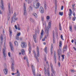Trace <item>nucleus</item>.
<instances>
[{
  "label": "nucleus",
  "mask_w": 76,
  "mask_h": 76,
  "mask_svg": "<svg viewBox=\"0 0 76 76\" xmlns=\"http://www.w3.org/2000/svg\"><path fill=\"white\" fill-rule=\"evenodd\" d=\"M16 13L15 12L12 18H11V23H12L13 22H14V23H15V22L17 20L18 18H16Z\"/></svg>",
  "instance_id": "nucleus-1"
},
{
  "label": "nucleus",
  "mask_w": 76,
  "mask_h": 76,
  "mask_svg": "<svg viewBox=\"0 0 76 76\" xmlns=\"http://www.w3.org/2000/svg\"><path fill=\"white\" fill-rule=\"evenodd\" d=\"M51 25V22H49L48 23V25L47 27L48 29L47 28H45V32H46L48 34V29H49L50 28Z\"/></svg>",
  "instance_id": "nucleus-2"
},
{
  "label": "nucleus",
  "mask_w": 76,
  "mask_h": 76,
  "mask_svg": "<svg viewBox=\"0 0 76 76\" xmlns=\"http://www.w3.org/2000/svg\"><path fill=\"white\" fill-rule=\"evenodd\" d=\"M5 43H4V48L3 49V56L4 58H6V54L5 53V51H6V46L5 45Z\"/></svg>",
  "instance_id": "nucleus-3"
},
{
  "label": "nucleus",
  "mask_w": 76,
  "mask_h": 76,
  "mask_svg": "<svg viewBox=\"0 0 76 76\" xmlns=\"http://www.w3.org/2000/svg\"><path fill=\"white\" fill-rule=\"evenodd\" d=\"M31 66L33 72V74L34 76H36V74L35 73V67L32 64L31 65Z\"/></svg>",
  "instance_id": "nucleus-4"
},
{
  "label": "nucleus",
  "mask_w": 76,
  "mask_h": 76,
  "mask_svg": "<svg viewBox=\"0 0 76 76\" xmlns=\"http://www.w3.org/2000/svg\"><path fill=\"white\" fill-rule=\"evenodd\" d=\"M21 46L22 48H26V47H27V44L26 42H21Z\"/></svg>",
  "instance_id": "nucleus-5"
},
{
  "label": "nucleus",
  "mask_w": 76,
  "mask_h": 76,
  "mask_svg": "<svg viewBox=\"0 0 76 76\" xmlns=\"http://www.w3.org/2000/svg\"><path fill=\"white\" fill-rule=\"evenodd\" d=\"M26 6H25V3H24L23 4V14L24 15H26L27 14V11L26 10Z\"/></svg>",
  "instance_id": "nucleus-6"
},
{
  "label": "nucleus",
  "mask_w": 76,
  "mask_h": 76,
  "mask_svg": "<svg viewBox=\"0 0 76 76\" xmlns=\"http://www.w3.org/2000/svg\"><path fill=\"white\" fill-rule=\"evenodd\" d=\"M1 7L2 10H4V2H3V0H1Z\"/></svg>",
  "instance_id": "nucleus-7"
},
{
  "label": "nucleus",
  "mask_w": 76,
  "mask_h": 76,
  "mask_svg": "<svg viewBox=\"0 0 76 76\" xmlns=\"http://www.w3.org/2000/svg\"><path fill=\"white\" fill-rule=\"evenodd\" d=\"M40 6V4L39 3H37L36 4H34V6L36 9H38L39 6Z\"/></svg>",
  "instance_id": "nucleus-8"
},
{
  "label": "nucleus",
  "mask_w": 76,
  "mask_h": 76,
  "mask_svg": "<svg viewBox=\"0 0 76 76\" xmlns=\"http://www.w3.org/2000/svg\"><path fill=\"white\" fill-rule=\"evenodd\" d=\"M58 58L59 61H60V54H60L61 52V49H58Z\"/></svg>",
  "instance_id": "nucleus-9"
},
{
  "label": "nucleus",
  "mask_w": 76,
  "mask_h": 76,
  "mask_svg": "<svg viewBox=\"0 0 76 76\" xmlns=\"http://www.w3.org/2000/svg\"><path fill=\"white\" fill-rule=\"evenodd\" d=\"M28 45L29 47L28 50L29 51V54H31V49H32V48H31V45L30 42H28Z\"/></svg>",
  "instance_id": "nucleus-10"
},
{
  "label": "nucleus",
  "mask_w": 76,
  "mask_h": 76,
  "mask_svg": "<svg viewBox=\"0 0 76 76\" xmlns=\"http://www.w3.org/2000/svg\"><path fill=\"white\" fill-rule=\"evenodd\" d=\"M10 3H9L8 4V8L9 10V12L8 13V16H10L11 14V11L10 10Z\"/></svg>",
  "instance_id": "nucleus-11"
},
{
  "label": "nucleus",
  "mask_w": 76,
  "mask_h": 76,
  "mask_svg": "<svg viewBox=\"0 0 76 76\" xmlns=\"http://www.w3.org/2000/svg\"><path fill=\"white\" fill-rule=\"evenodd\" d=\"M30 21L31 22H32L33 25H36V22L35 21V20L33 19V18H30Z\"/></svg>",
  "instance_id": "nucleus-12"
},
{
  "label": "nucleus",
  "mask_w": 76,
  "mask_h": 76,
  "mask_svg": "<svg viewBox=\"0 0 76 76\" xmlns=\"http://www.w3.org/2000/svg\"><path fill=\"white\" fill-rule=\"evenodd\" d=\"M12 64L11 65V69L13 72H14L15 70V66H14V64H13V62H11Z\"/></svg>",
  "instance_id": "nucleus-13"
},
{
  "label": "nucleus",
  "mask_w": 76,
  "mask_h": 76,
  "mask_svg": "<svg viewBox=\"0 0 76 76\" xmlns=\"http://www.w3.org/2000/svg\"><path fill=\"white\" fill-rule=\"evenodd\" d=\"M12 75H16L17 74V76H20V73H19V70H18V69L17 70L16 73H12Z\"/></svg>",
  "instance_id": "nucleus-14"
},
{
  "label": "nucleus",
  "mask_w": 76,
  "mask_h": 76,
  "mask_svg": "<svg viewBox=\"0 0 76 76\" xmlns=\"http://www.w3.org/2000/svg\"><path fill=\"white\" fill-rule=\"evenodd\" d=\"M67 45H64L63 48V53L65 52V51H67Z\"/></svg>",
  "instance_id": "nucleus-15"
},
{
  "label": "nucleus",
  "mask_w": 76,
  "mask_h": 76,
  "mask_svg": "<svg viewBox=\"0 0 76 76\" xmlns=\"http://www.w3.org/2000/svg\"><path fill=\"white\" fill-rule=\"evenodd\" d=\"M10 46L11 48V50L12 51H13L14 49L13 48V46L12 44V42H10Z\"/></svg>",
  "instance_id": "nucleus-16"
},
{
  "label": "nucleus",
  "mask_w": 76,
  "mask_h": 76,
  "mask_svg": "<svg viewBox=\"0 0 76 76\" xmlns=\"http://www.w3.org/2000/svg\"><path fill=\"white\" fill-rule=\"evenodd\" d=\"M36 50L37 54V56L38 57H39V48L38 47H37Z\"/></svg>",
  "instance_id": "nucleus-17"
},
{
  "label": "nucleus",
  "mask_w": 76,
  "mask_h": 76,
  "mask_svg": "<svg viewBox=\"0 0 76 76\" xmlns=\"http://www.w3.org/2000/svg\"><path fill=\"white\" fill-rule=\"evenodd\" d=\"M33 52L36 58L37 59V61H38V62L39 61V60H38V57H37V54H36V53H35V51H34Z\"/></svg>",
  "instance_id": "nucleus-18"
},
{
  "label": "nucleus",
  "mask_w": 76,
  "mask_h": 76,
  "mask_svg": "<svg viewBox=\"0 0 76 76\" xmlns=\"http://www.w3.org/2000/svg\"><path fill=\"white\" fill-rule=\"evenodd\" d=\"M47 72H48V76H50V71L48 69L46 70V71H45V75H46L47 73Z\"/></svg>",
  "instance_id": "nucleus-19"
},
{
  "label": "nucleus",
  "mask_w": 76,
  "mask_h": 76,
  "mask_svg": "<svg viewBox=\"0 0 76 76\" xmlns=\"http://www.w3.org/2000/svg\"><path fill=\"white\" fill-rule=\"evenodd\" d=\"M54 59L55 61V64H56V62H57V60H56V54L55 52L54 54Z\"/></svg>",
  "instance_id": "nucleus-20"
},
{
  "label": "nucleus",
  "mask_w": 76,
  "mask_h": 76,
  "mask_svg": "<svg viewBox=\"0 0 76 76\" xmlns=\"http://www.w3.org/2000/svg\"><path fill=\"white\" fill-rule=\"evenodd\" d=\"M9 31L10 32V38L12 37V30L10 29V28L9 29Z\"/></svg>",
  "instance_id": "nucleus-21"
},
{
  "label": "nucleus",
  "mask_w": 76,
  "mask_h": 76,
  "mask_svg": "<svg viewBox=\"0 0 76 76\" xmlns=\"http://www.w3.org/2000/svg\"><path fill=\"white\" fill-rule=\"evenodd\" d=\"M51 47L50 48V51L51 53V54H53V52L52 51H53V44H52L51 45Z\"/></svg>",
  "instance_id": "nucleus-22"
},
{
  "label": "nucleus",
  "mask_w": 76,
  "mask_h": 76,
  "mask_svg": "<svg viewBox=\"0 0 76 76\" xmlns=\"http://www.w3.org/2000/svg\"><path fill=\"white\" fill-rule=\"evenodd\" d=\"M69 10L70 12L69 13V15L72 16V14L73 12H72V9H69Z\"/></svg>",
  "instance_id": "nucleus-23"
},
{
  "label": "nucleus",
  "mask_w": 76,
  "mask_h": 76,
  "mask_svg": "<svg viewBox=\"0 0 76 76\" xmlns=\"http://www.w3.org/2000/svg\"><path fill=\"white\" fill-rule=\"evenodd\" d=\"M3 71L5 75H7V69L5 68L3 70Z\"/></svg>",
  "instance_id": "nucleus-24"
},
{
  "label": "nucleus",
  "mask_w": 76,
  "mask_h": 76,
  "mask_svg": "<svg viewBox=\"0 0 76 76\" xmlns=\"http://www.w3.org/2000/svg\"><path fill=\"white\" fill-rule=\"evenodd\" d=\"M44 33V31L43 30H42V31L41 32V36L40 37V38H42V35H43V33Z\"/></svg>",
  "instance_id": "nucleus-25"
},
{
  "label": "nucleus",
  "mask_w": 76,
  "mask_h": 76,
  "mask_svg": "<svg viewBox=\"0 0 76 76\" xmlns=\"http://www.w3.org/2000/svg\"><path fill=\"white\" fill-rule=\"evenodd\" d=\"M33 38L34 39V41L36 43L37 42V40L36 39V36L35 35H33Z\"/></svg>",
  "instance_id": "nucleus-26"
},
{
  "label": "nucleus",
  "mask_w": 76,
  "mask_h": 76,
  "mask_svg": "<svg viewBox=\"0 0 76 76\" xmlns=\"http://www.w3.org/2000/svg\"><path fill=\"white\" fill-rule=\"evenodd\" d=\"M3 36H2V35H1V44L3 43Z\"/></svg>",
  "instance_id": "nucleus-27"
},
{
  "label": "nucleus",
  "mask_w": 76,
  "mask_h": 76,
  "mask_svg": "<svg viewBox=\"0 0 76 76\" xmlns=\"http://www.w3.org/2000/svg\"><path fill=\"white\" fill-rule=\"evenodd\" d=\"M33 15L36 18H37V14L36 13H34L33 14Z\"/></svg>",
  "instance_id": "nucleus-28"
},
{
  "label": "nucleus",
  "mask_w": 76,
  "mask_h": 76,
  "mask_svg": "<svg viewBox=\"0 0 76 76\" xmlns=\"http://www.w3.org/2000/svg\"><path fill=\"white\" fill-rule=\"evenodd\" d=\"M44 7L45 9H47V3L45 2L44 3Z\"/></svg>",
  "instance_id": "nucleus-29"
},
{
  "label": "nucleus",
  "mask_w": 76,
  "mask_h": 76,
  "mask_svg": "<svg viewBox=\"0 0 76 76\" xmlns=\"http://www.w3.org/2000/svg\"><path fill=\"white\" fill-rule=\"evenodd\" d=\"M25 50L23 49L21 50V53L23 55H24V54H25Z\"/></svg>",
  "instance_id": "nucleus-30"
},
{
  "label": "nucleus",
  "mask_w": 76,
  "mask_h": 76,
  "mask_svg": "<svg viewBox=\"0 0 76 76\" xmlns=\"http://www.w3.org/2000/svg\"><path fill=\"white\" fill-rule=\"evenodd\" d=\"M59 30L61 31V23H59Z\"/></svg>",
  "instance_id": "nucleus-31"
},
{
  "label": "nucleus",
  "mask_w": 76,
  "mask_h": 76,
  "mask_svg": "<svg viewBox=\"0 0 76 76\" xmlns=\"http://www.w3.org/2000/svg\"><path fill=\"white\" fill-rule=\"evenodd\" d=\"M44 51L46 53H47V47H45L44 49Z\"/></svg>",
  "instance_id": "nucleus-32"
},
{
  "label": "nucleus",
  "mask_w": 76,
  "mask_h": 76,
  "mask_svg": "<svg viewBox=\"0 0 76 76\" xmlns=\"http://www.w3.org/2000/svg\"><path fill=\"white\" fill-rule=\"evenodd\" d=\"M14 44H15V45H16V46H18V43L16 41H15Z\"/></svg>",
  "instance_id": "nucleus-33"
},
{
  "label": "nucleus",
  "mask_w": 76,
  "mask_h": 76,
  "mask_svg": "<svg viewBox=\"0 0 76 76\" xmlns=\"http://www.w3.org/2000/svg\"><path fill=\"white\" fill-rule=\"evenodd\" d=\"M69 30L71 31V32H72V26H69Z\"/></svg>",
  "instance_id": "nucleus-34"
},
{
  "label": "nucleus",
  "mask_w": 76,
  "mask_h": 76,
  "mask_svg": "<svg viewBox=\"0 0 76 76\" xmlns=\"http://www.w3.org/2000/svg\"><path fill=\"white\" fill-rule=\"evenodd\" d=\"M39 11L41 13H43L44 11V9H43V10H40Z\"/></svg>",
  "instance_id": "nucleus-35"
},
{
  "label": "nucleus",
  "mask_w": 76,
  "mask_h": 76,
  "mask_svg": "<svg viewBox=\"0 0 76 76\" xmlns=\"http://www.w3.org/2000/svg\"><path fill=\"white\" fill-rule=\"evenodd\" d=\"M59 15L61 16H63V12H60L59 13Z\"/></svg>",
  "instance_id": "nucleus-36"
},
{
  "label": "nucleus",
  "mask_w": 76,
  "mask_h": 76,
  "mask_svg": "<svg viewBox=\"0 0 76 76\" xmlns=\"http://www.w3.org/2000/svg\"><path fill=\"white\" fill-rule=\"evenodd\" d=\"M26 61L28 66V67H29V62H28V59H26Z\"/></svg>",
  "instance_id": "nucleus-37"
},
{
  "label": "nucleus",
  "mask_w": 76,
  "mask_h": 76,
  "mask_svg": "<svg viewBox=\"0 0 76 76\" xmlns=\"http://www.w3.org/2000/svg\"><path fill=\"white\" fill-rule=\"evenodd\" d=\"M62 45V44L61 43V41H60L59 42V45L60 47H61Z\"/></svg>",
  "instance_id": "nucleus-38"
},
{
  "label": "nucleus",
  "mask_w": 76,
  "mask_h": 76,
  "mask_svg": "<svg viewBox=\"0 0 76 76\" xmlns=\"http://www.w3.org/2000/svg\"><path fill=\"white\" fill-rule=\"evenodd\" d=\"M50 17L49 16H47L46 19L47 20H49V19H50Z\"/></svg>",
  "instance_id": "nucleus-39"
},
{
  "label": "nucleus",
  "mask_w": 76,
  "mask_h": 76,
  "mask_svg": "<svg viewBox=\"0 0 76 76\" xmlns=\"http://www.w3.org/2000/svg\"><path fill=\"white\" fill-rule=\"evenodd\" d=\"M71 72H72V73H73V72H76V71L75 70H71Z\"/></svg>",
  "instance_id": "nucleus-40"
},
{
  "label": "nucleus",
  "mask_w": 76,
  "mask_h": 76,
  "mask_svg": "<svg viewBox=\"0 0 76 76\" xmlns=\"http://www.w3.org/2000/svg\"><path fill=\"white\" fill-rule=\"evenodd\" d=\"M28 4H29L31 3V0H28Z\"/></svg>",
  "instance_id": "nucleus-41"
},
{
  "label": "nucleus",
  "mask_w": 76,
  "mask_h": 76,
  "mask_svg": "<svg viewBox=\"0 0 76 76\" xmlns=\"http://www.w3.org/2000/svg\"><path fill=\"white\" fill-rule=\"evenodd\" d=\"M43 9H44V8L42 7H40L39 8V10H42Z\"/></svg>",
  "instance_id": "nucleus-42"
},
{
  "label": "nucleus",
  "mask_w": 76,
  "mask_h": 76,
  "mask_svg": "<svg viewBox=\"0 0 76 76\" xmlns=\"http://www.w3.org/2000/svg\"><path fill=\"white\" fill-rule=\"evenodd\" d=\"M64 55H61V57L62 58V59H64Z\"/></svg>",
  "instance_id": "nucleus-43"
},
{
  "label": "nucleus",
  "mask_w": 76,
  "mask_h": 76,
  "mask_svg": "<svg viewBox=\"0 0 76 76\" xmlns=\"http://www.w3.org/2000/svg\"><path fill=\"white\" fill-rule=\"evenodd\" d=\"M75 19H76V17H74L72 18L73 21H75Z\"/></svg>",
  "instance_id": "nucleus-44"
},
{
  "label": "nucleus",
  "mask_w": 76,
  "mask_h": 76,
  "mask_svg": "<svg viewBox=\"0 0 76 76\" xmlns=\"http://www.w3.org/2000/svg\"><path fill=\"white\" fill-rule=\"evenodd\" d=\"M61 39H62V40H64V39H63V35H61Z\"/></svg>",
  "instance_id": "nucleus-45"
},
{
  "label": "nucleus",
  "mask_w": 76,
  "mask_h": 76,
  "mask_svg": "<svg viewBox=\"0 0 76 76\" xmlns=\"http://www.w3.org/2000/svg\"><path fill=\"white\" fill-rule=\"evenodd\" d=\"M44 59L45 61H47V58L46 57V56H45Z\"/></svg>",
  "instance_id": "nucleus-46"
},
{
  "label": "nucleus",
  "mask_w": 76,
  "mask_h": 76,
  "mask_svg": "<svg viewBox=\"0 0 76 76\" xmlns=\"http://www.w3.org/2000/svg\"><path fill=\"white\" fill-rule=\"evenodd\" d=\"M63 8H64V6H61V10H63Z\"/></svg>",
  "instance_id": "nucleus-47"
},
{
  "label": "nucleus",
  "mask_w": 76,
  "mask_h": 76,
  "mask_svg": "<svg viewBox=\"0 0 76 76\" xmlns=\"http://www.w3.org/2000/svg\"><path fill=\"white\" fill-rule=\"evenodd\" d=\"M53 38H54V31H53Z\"/></svg>",
  "instance_id": "nucleus-48"
},
{
  "label": "nucleus",
  "mask_w": 76,
  "mask_h": 76,
  "mask_svg": "<svg viewBox=\"0 0 76 76\" xmlns=\"http://www.w3.org/2000/svg\"><path fill=\"white\" fill-rule=\"evenodd\" d=\"M16 38L18 40L19 38V36H17L16 37Z\"/></svg>",
  "instance_id": "nucleus-49"
},
{
  "label": "nucleus",
  "mask_w": 76,
  "mask_h": 76,
  "mask_svg": "<svg viewBox=\"0 0 76 76\" xmlns=\"http://www.w3.org/2000/svg\"><path fill=\"white\" fill-rule=\"evenodd\" d=\"M58 66L59 67H60V63L59 62H58Z\"/></svg>",
  "instance_id": "nucleus-50"
},
{
  "label": "nucleus",
  "mask_w": 76,
  "mask_h": 76,
  "mask_svg": "<svg viewBox=\"0 0 76 76\" xmlns=\"http://www.w3.org/2000/svg\"><path fill=\"white\" fill-rule=\"evenodd\" d=\"M72 7H75V4H72Z\"/></svg>",
  "instance_id": "nucleus-51"
},
{
  "label": "nucleus",
  "mask_w": 76,
  "mask_h": 76,
  "mask_svg": "<svg viewBox=\"0 0 76 76\" xmlns=\"http://www.w3.org/2000/svg\"><path fill=\"white\" fill-rule=\"evenodd\" d=\"M45 38H46V37H45V38H44V39H42V41H45Z\"/></svg>",
  "instance_id": "nucleus-52"
},
{
  "label": "nucleus",
  "mask_w": 76,
  "mask_h": 76,
  "mask_svg": "<svg viewBox=\"0 0 76 76\" xmlns=\"http://www.w3.org/2000/svg\"><path fill=\"white\" fill-rule=\"evenodd\" d=\"M24 60H26V59H28V58H27L26 57H24Z\"/></svg>",
  "instance_id": "nucleus-53"
},
{
  "label": "nucleus",
  "mask_w": 76,
  "mask_h": 76,
  "mask_svg": "<svg viewBox=\"0 0 76 76\" xmlns=\"http://www.w3.org/2000/svg\"><path fill=\"white\" fill-rule=\"evenodd\" d=\"M15 27L16 29H18V27H17V25H15Z\"/></svg>",
  "instance_id": "nucleus-54"
},
{
  "label": "nucleus",
  "mask_w": 76,
  "mask_h": 76,
  "mask_svg": "<svg viewBox=\"0 0 76 76\" xmlns=\"http://www.w3.org/2000/svg\"><path fill=\"white\" fill-rule=\"evenodd\" d=\"M8 56L9 57H10V53L9 52L8 53Z\"/></svg>",
  "instance_id": "nucleus-55"
},
{
  "label": "nucleus",
  "mask_w": 76,
  "mask_h": 76,
  "mask_svg": "<svg viewBox=\"0 0 76 76\" xmlns=\"http://www.w3.org/2000/svg\"><path fill=\"white\" fill-rule=\"evenodd\" d=\"M54 37H53V43H55V39H54Z\"/></svg>",
  "instance_id": "nucleus-56"
},
{
  "label": "nucleus",
  "mask_w": 76,
  "mask_h": 76,
  "mask_svg": "<svg viewBox=\"0 0 76 76\" xmlns=\"http://www.w3.org/2000/svg\"><path fill=\"white\" fill-rule=\"evenodd\" d=\"M17 35L18 36H20V33H18L17 34Z\"/></svg>",
  "instance_id": "nucleus-57"
},
{
  "label": "nucleus",
  "mask_w": 76,
  "mask_h": 76,
  "mask_svg": "<svg viewBox=\"0 0 76 76\" xmlns=\"http://www.w3.org/2000/svg\"><path fill=\"white\" fill-rule=\"evenodd\" d=\"M50 65L51 67H53V64H52V63L50 64Z\"/></svg>",
  "instance_id": "nucleus-58"
},
{
  "label": "nucleus",
  "mask_w": 76,
  "mask_h": 76,
  "mask_svg": "<svg viewBox=\"0 0 76 76\" xmlns=\"http://www.w3.org/2000/svg\"><path fill=\"white\" fill-rule=\"evenodd\" d=\"M51 68L52 71H53V70H54V69H53V67H51Z\"/></svg>",
  "instance_id": "nucleus-59"
},
{
  "label": "nucleus",
  "mask_w": 76,
  "mask_h": 76,
  "mask_svg": "<svg viewBox=\"0 0 76 76\" xmlns=\"http://www.w3.org/2000/svg\"><path fill=\"white\" fill-rule=\"evenodd\" d=\"M18 29L19 31L20 30V28L19 27H18Z\"/></svg>",
  "instance_id": "nucleus-60"
},
{
  "label": "nucleus",
  "mask_w": 76,
  "mask_h": 76,
  "mask_svg": "<svg viewBox=\"0 0 76 76\" xmlns=\"http://www.w3.org/2000/svg\"><path fill=\"white\" fill-rule=\"evenodd\" d=\"M72 8H73L72 9L73 10V11H75V7H72Z\"/></svg>",
  "instance_id": "nucleus-61"
},
{
  "label": "nucleus",
  "mask_w": 76,
  "mask_h": 76,
  "mask_svg": "<svg viewBox=\"0 0 76 76\" xmlns=\"http://www.w3.org/2000/svg\"><path fill=\"white\" fill-rule=\"evenodd\" d=\"M55 12H57V7H55Z\"/></svg>",
  "instance_id": "nucleus-62"
},
{
  "label": "nucleus",
  "mask_w": 76,
  "mask_h": 76,
  "mask_svg": "<svg viewBox=\"0 0 76 76\" xmlns=\"http://www.w3.org/2000/svg\"><path fill=\"white\" fill-rule=\"evenodd\" d=\"M73 48L75 50V51H76V48H75V47H73Z\"/></svg>",
  "instance_id": "nucleus-63"
},
{
  "label": "nucleus",
  "mask_w": 76,
  "mask_h": 76,
  "mask_svg": "<svg viewBox=\"0 0 76 76\" xmlns=\"http://www.w3.org/2000/svg\"><path fill=\"white\" fill-rule=\"evenodd\" d=\"M74 28H75V31H76V26H74Z\"/></svg>",
  "instance_id": "nucleus-64"
}]
</instances>
